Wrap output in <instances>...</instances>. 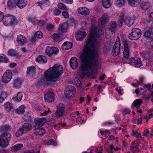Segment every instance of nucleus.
<instances>
[{
  "mask_svg": "<svg viewBox=\"0 0 153 153\" xmlns=\"http://www.w3.org/2000/svg\"><path fill=\"white\" fill-rule=\"evenodd\" d=\"M103 34L102 29L98 27H93L92 29L91 36L80 55L82 65L79 75L82 78L83 77L85 74L92 78L96 76L99 54L94 37H99Z\"/></svg>",
  "mask_w": 153,
  "mask_h": 153,
  "instance_id": "nucleus-1",
  "label": "nucleus"
},
{
  "mask_svg": "<svg viewBox=\"0 0 153 153\" xmlns=\"http://www.w3.org/2000/svg\"><path fill=\"white\" fill-rule=\"evenodd\" d=\"M63 73L61 65L56 64L45 71L44 73L45 80L48 82H55L61 79V75Z\"/></svg>",
  "mask_w": 153,
  "mask_h": 153,
  "instance_id": "nucleus-2",
  "label": "nucleus"
},
{
  "mask_svg": "<svg viewBox=\"0 0 153 153\" xmlns=\"http://www.w3.org/2000/svg\"><path fill=\"white\" fill-rule=\"evenodd\" d=\"M141 30L138 28L132 29L131 32L128 35L129 38L131 40H136L138 39L141 35Z\"/></svg>",
  "mask_w": 153,
  "mask_h": 153,
  "instance_id": "nucleus-3",
  "label": "nucleus"
},
{
  "mask_svg": "<svg viewBox=\"0 0 153 153\" xmlns=\"http://www.w3.org/2000/svg\"><path fill=\"white\" fill-rule=\"evenodd\" d=\"M15 20V17L13 15H8L4 16L3 20V24L6 26L13 25Z\"/></svg>",
  "mask_w": 153,
  "mask_h": 153,
  "instance_id": "nucleus-4",
  "label": "nucleus"
},
{
  "mask_svg": "<svg viewBox=\"0 0 153 153\" xmlns=\"http://www.w3.org/2000/svg\"><path fill=\"white\" fill-rule=\"evenodd\" d=\"M12 73L10 71H6L2 76V82L5 83H8L12 79Z\"/></svg>",
  "mask_w": 153,
  "mask_h": 153,
  "instance_id": "nucleus-5",
  "label": "nucleus"
},
{
  "mask_svg": "<svg viewBox=\"0 0 153 153\" xmlns=\"http://www.w3.org/2000/svg\"><path fill=\"white\" fill-rule=\"evenodd\" d=\"M120 42L119 39L117 40L113 47L112 50V55L114 56H116L118 55L120 53Z\"/></svg>",
  "mask_w": 153,
  "mask_h": 153,
  "instance_id": "nucleus-6",
  "label": "nucleus"
},
{
  "mask_svg": "<svg viewBox=\"0 0 153 153\" xmlns=\"http://www.w3.org/2000/svg\"><path fill=\"white\" fill-rule=\"evenodd\" d=\"M123 44L124 47V56L125 58L128 59L129 57V50L131 47L130 45L125 40L123 41Z\"/></svg>",
  "mask_w": 153,
  "mask_h": 153,
  "instance_id": "nucleus-7",
  "label": "nucleus"
},
{
  "mask_svg": "<svg viewBox=\"0 0 153 153\" xmlns=\"http://www.w3.org/2000/svg\"><path fill=\"white\" fill-rule=\"evenodd\" d=\"M11 136L10 134L9 133H4L0 137V143H9Z\"/></svg>",
  "mask_w": 153,
  "mask_h": 153,
  "instance_id": "nucleus-8",
  "label": "nucleus"
},
{
  "mask_svg": "<svg viewBox=\"0 0 153 153\" xmlns=\"http://www.w3.org/2000/svg\"><path fill=\"white\" fill-rule=\"evenodd\" d=\"M34 121L35 124L33 127L35 129H37L40 128L43 125L46 121V119L44 118L41 119L36 118L34 119Z\"/></svg>",
  "mask_w": 153,
  "mask_h": 153,
  "instance_id": "nucleus-9",
  "label": "nucleus"
},
{
  "mask_svg": "<svg viewBox=\"0 0 153 153\" xmlns=\"http://www.w3.org/2000/svg\"><path fill=\"white\" fill-rule=\"evenodd\" d=\"M59 50L55 47L47 46L46 49L45 53L49 56L52 55H56L58 53Z\"/></svg>",
  "mask_w": 153,
  "mask_h": 153,
  "instance_id": "nucleus-10",
  "label": "nucleus"
},
{
  "mask_svg": "<svg viewBox=\"0 0 153 153\" xmlns=\"http://www.w3.org/2000/svg\"><path fill=\"white\" fill-rule=\"evenodd\" d=\"M27 74L33 78L37 77V75L36 74V68L35 66H32L28 67L27 68Z\"/></svg>",
  "mask_w": 153,
  "mask_h": 153,
  "instance_id": "nucleus-11",
  "label": "nucleus"
},
{
  "mask_svg": "<svg viewBox=\"0 0 153 153\" xmlns=\"http://www.w3.org/2000/svg\"><path fill=\"white\" fill-rule=\"evenodd\" d=\"M75 91V88L74 87L71 85L68 86L65 91V96L68 98L71 97Z\"/></svg>",
  "mask_w": 153,
  "mask_h": 153,
  "instance_id": "nucleus-12",
  "label": "nucleus"
},
{
  "mask_svg": "<svg viewBox=\"0 0 153 153\" xmlns=\"http://www.w3.org/2000/svg\"><path fill=\"white\" fill-rule=\"evenodd\" d=\"M129 62L130 64L136 67H139L141 65V60L137 57L131 58L129 60Z\"/></svg>",
  "mask_w": 153,
  "mask_h": 153,
  "instance_id": "nucleus-13",
  "label": "nucleus"
},
{
  "mask_svg": "<svg viewBox=\"0 0 153 153\" xmlns=\"http://www.w3.org/2000/svg\"><path fill=\"white\" fill-rule=\"evenodd\" d=\"M45 100L46 102H52L54 100V93L53 92H49L45 94Z\"/></svg>",
  "mask_w": 153,
  "mask_h": 153,
  "instance_id": "nucleus-14",
  "label": "nucleus"
},
{
  "mask_svg": "<svg viewBox=\"0 0 153 153\" xmlns=\"http://www.w3.org/2000/svg\"><path fill=\"white\" fill-rule=\"evenodd\" d=\"M86 35L87 33L85 31L79 30L76 33L75 37L77 40L81 41Z\"/></svg>",
  "mask_w": 153,
  "mask_h": 153,
  "instance_id": "nucleus-15",
  "label": "nucleus"
},
{
  "mask_svg": "<svg viewBox=\"0 0 153 153\" xmlns=\"http://www.w3.org/2000/svg\"><path fill=\"white\" fill-rule=\"evenodd\" d=\"M50 3L48 0H44L40 1L36 4L37 6H39L42 9H44L46 7H48L50 5Z\"/></svg>",
  "mask_w": 153,
  "mask_h": 153,
  "instance_id": "nucleus-16",
  "label": "nucleus"
},
{
  "mask_svg": "<svg viewBox=\"0 0 153 153\" xmlns=\"http://www.w3.org/2000/svg\"><path fill=\"white\" fill-rule=\"evenodd\" d=\"M117 22L115 21H111L109 23L108 25V28L109 30H110L112 34L114 33L117 30Z\"/></svg>",
  "mask_w": 153,
  "mask_h": 153,
  "instance_id": "nucleus-17",
  "label": "nucleus"
},
{
  "mask_svg": "<svg viewBox=\"0 0 153 153\" xmlns=\"http://www.w3.org/2000/svg\"><path fill=\"white\" fill-rule=\"evenodd\" d=\"M17 40L18 44L21 45H24L27 43V41L26 37L21 35L18 36Z\"/></svg>",
  "mask_w": 153,
  "mask_h": 153,
  "instance_id": "nucleus-18",
  "label": "nucleus"
},
{
  "mask_svg": "<svg viewBox=\"0 0 153 153\" xmlns=\"http://www.w3.org/2000/svg\"><path fill=\"white\" fill-rule=\"evenodd\" d=\"M68 25L67 23H64L60 25L58 28V32L59 33H65L67 32Z\"/></svg>",
  "mask_w": 153,
  "mask_h": 153,
  "instance_id": "nucleus-19",
  "label": "nucleus"
},
{
  "mask_svg": "<svg viewBox=\"0 0 153 153\" xmlns=\"http://www.w3.org/2000/svg\"><path fill=\"white\" fill-rule=\"evenodd\" d=\"M77 59L75 57H72L70 61V65L71 68L74 69H75L78 67Z\"/></svg>",
  "mask_w": 153,
  "mask_h": 153,
  "instance_id": "nucleus-20",
  "label": "nucleus"
},
{
  "mask_svg": "<svg viewBox=\"0 0 153 153\" xmlns=\"http://www.w3.org/2000/svg\"><path fill=\"white\" fill-rule=\"evenodd\" d=\"M143 103L142 100L140 99L135 100L133 102L132 105L133 108H135L137 109L139 108L141 105Z\"/></svg>",
  "mask_w": 153,
  "mask_h": 153,
  "instance_id": "nucleus-21",
  "label": "nucleus"
},
{
  "mask_svg": "<svg viewBox=\"0 0 153 153\" xmlns=\"http://www.w3.org/2000/svg\"><path fill=\"white\" fill-rule=\"evenodd\" d=\"M77 11L79 13L83 15H87L90 12L89 9L85 7L79 8Z\"/></svg>",
  "mask_w": 153,
  "mask_h": 153,
  "instance_id": "nucleus-22",
  "label": "nucleus"
},
{
  "mask_svg": "<svg viewBox=\"0 0 153 153\" xmlns=\"http://www.w3.org/2000/svg\"><path fill=\"white\" fill-rule=\"evenodd\" d=\"M144 22L146 25L147 29L153 30V20L145 19Z\"/></svg>",
  "mask_w": 153,
  "mask_h": 153,
  "instance_id": "nucleus-23",
  "label": "nucleus"
},
{
  "mask_svg": "<svg viewBox=\"0 0 153 153\" xmlns=\"http://www.w3.org/2000/svg\"><path fill=\"white\" fill-rule=\"evenodd\" d=\"M23 80L21 78H16L14 80L13 85L16 88H19L22 83Z\"/></svg>",
  "mask_w": 153,
  "mask_h": 153,
  "instance_id": "nucleus-24",
  "label": "nucleus"
},
{
  "mask_svg": "<svg viewBox=\"0 0 153 153\" xmlns=\"http://www.w3.org/2000/svg\"><path fill=\"white\" fill-rule=\"evenodd\" d=\"M25 132L30 131L33 128L31 125L28 123H24L22 128Z\"/></svg>",
  "mask_w": 153,
  "mask_h": 153,
  "instance_id": "nucleus-25",
  "label": "nucleus"
},
{
  "mask_svg": "<svg viewBox=\"0 0 153 153\" xmlns=\"http://www.w3.org/2000/svg\"><path fill=\"white\" fill-rule=\"evenodd\" d=\"M27 4L26 0H17L16 4L20 8H23Z\"/></svg>",
  "mask_w": 153,
  "mask_h": 153,
  "instance_id": "nucleus-26",
  "label": "nucleus"
},
{
  "mask_svg": "<svg viewBox=\"0 0 153 153\" xmlns=\"http://www.w3.org/2000/svg\"><path fill=\"white\" fill-rule=\"evenodd\" d=\"M16 0H8L7 2V6L9 8L12 9L16 7Z\"/></svg>",
  "mask_w": 153,
  "mask_h": 153,
  "instance_id": "nucleus-27",
  "label": "nucleus"
},
{
  "mask_svg": "<svg viewBox=\"0 0 153 153\" xmlns=\"http://www.w3.org/2000/svg\"><path fill=\"white\" fill-rule=\"evenodd\" d=\"M4 107L6 110L8 112L11 111L13 108V104L10 102H7L4 103Z\"/></svg>",
  "mask_w": 153,
  "mask_h": 153,
  "instance_id": "nucleus-28",
  "label": "nucleus"
},
{
  "mask_svg": "<svg viewBox=\"0 0 153 153\" xmlns=\"http://www.w3.org/2000/svg\"><path fill=\"white\" fill-rule=\"evenodd\" d=\"M36 61L40 63H45L47 62L46 57L43 56L39 55L36 59Z\"/></svg>",
  "mask_w": 153,
  "mask_h": 153,
  "instance_id": "nucleus-29",
  "label": "nucleus"
},
{
  "mask_svg": "<svg viewBox=\"0 0 153 153\" xmlns=\"http://www.w3.org/2000/svg\"><path fill=\"white\" fill-rule=\"evenodd\" d=\"M108 17V14L107 13H104L100 19L99 21L100 23L102 25H103L106 23Z\"/></svg>",
  "mask_w": 153,
  "mask_h": 153,
  "instance_id": "nucleus-30",
  "label": "nucleus"
},
{
  "mask_svg": "<svg viewBox=\"0 0 153 153\" xmlns=\"http://www.w3.org/2000/svg\"><path fill=\"white\" fill-rule=\"evenodd\" d=\"M72 46V44L71 42H65L62 46V48L63 50H68L71 48Z\"/></svg>",
  "mask_w": 153,
  "mask_h": 153,
  "instance_id": "nucleus-31",
  "label": "nucleus"
},
{
  "mask_svg": "<svg viewBox=\"0 0 153 153\" xmlns=\"http://www.w3.org/2000/svg\"><path fill=\"white\" fill-rule=\"evenodd\" d=\"M25 107L24 105H22L15 110L16 112L18 114H23L25 112Z\"/></svg>",
  "mask_w": 153,
  "mask_h": 153,
  "instance_id": "nucleus-32",
  "label": "nucleus"
},
{
  "mask_svg": "<svg viewBox=\"0 0 153 153\" xmlns=\"http://www.w3.org/2000/svg\"><path fill=\"white\" fill-rule=\"evenodd\" d=\"M134 21L131 19V18L127 17L125 18L124 20V22L125 24L129 26H130L134 23Z\"/></svg>",
  "mask_w": 153,
  "mask_h": 153,
  "instance_id": "nucleus-33",
  "label": "nucleus"
},
{
  "mask_svg": "<svg viewBox=\"0 0 153 153\" xmlns=\"http://www.w3.org/2000/svg\"><path fill=\"white\" fill-rule=\"evenodd\" d=\"M22 97V94L21 92H19L18 93L17 96L15 97H13L12 99L15 102H18L21 101Z\"/></svg>",
  "mask_w": 153,
  "mask_h": 153,
  "instance_id": "nucleus-34",
  "label": "nucleus"
},
{
  "mask_svg": "<svg viewBox=\"0 0 153 153\" xmlns=\"http://www.w3.org/2000/svg\"><path fill=\"white\" fill-rule=\"evenodd\" d=\"M141 0H128V3L131 6H135L138 5Z\"/></svg>",
  "mask_w": 153,
  "mask_h": 153,
  "instance_id": "nucleus-35",
  "label": "nucleus"
},
{
  "mask_svg": "<svg viewBox=\"0 0 153 153\" xmlns=\"http://www.w3.org/2000/svg\"><path fill=\"white\" fill-rule=\"evenodd\" d=\"M36 129L35 133L36 135H42L44 134L45 132V129L43 128H39Z\"/></svg>",
  "mask_w": 153,
  "mask_h": 153,
  "instance_id": "nucleus-36",
  "label": "nucleus"
},
{
  "mask_svg": "<svg viewBox=\"0 0 153 153\" xmlns=\"http://www.w3.org/2000/svg\"><path fill=\"white\" fill-rule=\"evenodd\" d=\"M9 62V59L5 55L3 54H0V63L2 62L8 63Z\"/></svg>",
  "mask_w": 153,
  "mask_h": 153,
  "instance_id": "nucleus-37",
  "label": "nucleus"
},
{
  "mask_svg": "<svg viewBox=\"0 0 153 153\" xmlns=\"http://www.w3.org/2000/svg\"><path fill=\"white\" fill-rule=\"evenodd\" d=\"M102 4L103 7L106 8L110 7L111 6L110 0H102Z\"/></svg>",
  "mask_w": 153,
  "mask_h": 153,
  "instance_id": "nucleus-38",
  "label": "nucleus"
},
{
  "mask_svg": "<svg viewBox=\"0 0 153 153\" xmlns=\"http://www.w3.org/2000/svg\"><path fill=\"white\" fill-rule=\"evenodd\" d=\"M51 37L53 41L55 43L59 42L60 41V35L57 33H54L52 36Z\"/></svg>",
  "mask_w": 153,
  "mask_h": 153,
  "instance_id": "nucleus-39",
  "label": "nucleus"
},
{
  "mask_svg": "<svg viewBox=\"0 0 153 153\" xmlns=\"http://www.w3.org/2000/svg\"><path fill=\"white\" fill-rule=\"evenodd\" d=\"M8 54L9 56H18L19 55L18 53L16 51L12 49H10L8 51Z\"/></svg>",
  "mask_w": 153,
  "mask_h": 153,
  "instance_id": "nucleus-40",
  "label": "nucleus"
},
{
  "mask_svg": "<svg viewBox=\"0 0 153 153\" xmlns=\"http://www.w3.org/2000/svg\"><path fill=\"white\" fill-rule=\"evenodd\" d=\"M144 36L145 37L152 39L153 40V34H152L150 31L147 30L145 32Z\"/></svg>",
  "mask_w": 153,
  "mask_h": 153,
  "instance_id": "nucleus-41",
  "label": "nucleus"
},
{
  "mask_svg": "<svg viewBox=\"0 0 153 153\" xmlns=\"http://www.w3.org/2000/svg\"><path fill=\"white\" fill-rule=\"evenodd\" d=\"M22 147L23 145L22 144H16L12 147L11 150L13 151H16L19 150L21 148H22Z\"/></svg>",
  "mask_w": 153,
  "mask_h": 153,
  "instance_id": "nucleus-42",
  "label": "nucleus"
},
{
  "mask_svg": "<svg viewBox=\"0 0 153 153\" xmlns=\"http://www.w3.org/2000/svg\"><path fill=\"white\" fill-rule=\"evenodd\" d=\"M64 111V109H58L56 112V115L57 117H60L63 114Z\"/></svg>",
  "mask_w": 153,
  "mask_h": 153,
  "instance_id": "nucleus-43",
  "label": "nucleus"
},
{
  "mask_svg": "<svg viewBox=\"0 0 153 153\" xmlns=\"http://www.w3.org/2000/svg\"><path fill=\"white\" fill-rule=\"evenodd\" d=\"M117 4L119 7L123 6L126 2V0H116Z\"/></svg>",
  "mask_w": 153,
  "mask_h": 153,
  "instance_id": "nucleus-44",
  "label": "nucleus"
},
{
  "mask_svg": "<svg viewBox=\"0 0 153 153\" xmlns=\"http://www.w3.org/2000/svg\"><path fill=\"white\" fill-rule=\"evenodd\" d=\"M74 82L75 83L76 85L78 87L80 86L81 84V82L79 77H75L74 79Z\"/></svg>",
  "mask_w": 153,
  "mask_h": 153,
  "instance_id": "nucleus-45",
  "label": "nucleus"
},
{
  "mask_svg": "<svg viewBox=\"0 0 153 153\" xmlns=\"http://www.w3.org/2000/svg\"><path fill=\"white\" fill-rule=\"evenodd\" d=\"M150 6V5L149 3L148 2H143L142 3V6L141 7L142 9L143 10H146L148 9Z\"/></svg>",
  "mask_w": 153,
  "mask_h": 153,
  "instance_id": "nucleus-46",
  "label": "nucleus"
},
{
  "mask_svg": "<svg viewBox=\"0 0 153 153\" xmlns=\"http://www.w3.org/2000/svg\"><path fill=\"white\" fill-rule=\"evenodd\" d=\"M58 7L60 9L66 10H67V7L62 3H59L58 4Z\"/></svg>",
  "mask_w": 153,
  "mask_h": 153,
  "instance_id": "nucleus-47",
  "label": "nucleus"
},
{
  "mask_svg": "<svg viewBox=\"0 0 153 153\" xmlns=\"http://www.w3.org/2000/svg\"><path fill=\"white\" fill-rule=\"evenodd\" d=\"M34 35L37 38H41L43 37V34L40 31H38L34 33Z\"/></svg>",
  "mask_w": 153,
  "mask_h": 153,
  "instance_id": "nucleus-48",
  "label": "nucleus"
},
{
  "mask_svg": "<svg viewBox=\"0 0 153 153\" xmlns=\"http://www.w3.org/2000/svg\"><path fill=\"white\" fill-rule=\"evenodd\" d=\"M24 131L21 128H20L16 132V135L17 137H19L22 135L24 133Z\"/></svg>",
  "mask_w": 153,
  "mask_h": 153,
  "instance_id": "nucleus-49",
  "label": "nucleus"
},
{
  "mask_svg": "<svg viewBox=\"0 0 153 153\" xmlns=\"http://www.w3.org/2000/svg\"><path fill=\"white\" fill-rule=\"evenodd\" d=\"M149 131L147 129H145L143 133V135L146 137L149 138V137L150 134H149Z\"/></svg>",
  "mask_w": 153,
  "mask_h": 153,
  "instance_id": "nucleus-50",
  "label": "nucleus"
},
{
  "mask_svg": "<svg viewBox=\"0 0 153 153\" xmlns=\"http://www.w3.org/2000/svg\"><path fill=\"white\" fill-rule=\"evenodd\" d=\"M46 28L48 30L51 31L53 30L54 26L52 24H48L47 25Z\"/></svg>",
  "mask_w": 153,
  "mask_h": 153,
  "instance_id": "nucleus-51",
  "label": "nucleus"
},
{
  "mask_svg": "<svg viewBox=\"0 0 153 153\" xmlns=\"http://www.w3.org/2000/svg\"><path fill=\"white\" fill-rule=\"evenodd\" d=\"M142 56L144 59H148L150 57L149 53V52L146 51L143 53Z\"/></svg>",
  "mask_w": 153,
  "mask_h": 153,
  "instance_id": "nucleus-52",
  "label": "nucleus"
},
{
  "mask_svg": "<svg viewBox=\"0 0 153 153\" xmlns=\"http://www.w3.org/2000/svg\"><path fill=\"white\" fill-rule=\"evenodd\" d=\"M2 130L4 131H8L10 129V126L9 125H6L2 126Z\"/></svg>",
  "mask_w": 153,
  "mask_h": 153,
  "instance_id": "nucleus-53",
  "label": "nucleus"
},
{
  "mask_svg": "<svg viewBox=\"0 0 153 153\" xmlns=\"http://www.w3.org/2000/svg\"><path fill=\"white\" fill-rule=\"evenodd\" d=\"M123 17L120 16L119 19L118 20V24L120 27L123 24Z\"/></svg>",
  "mask_w": 153,
  "mask_h": 153,
  "instance_id": "nucleus-54",
  "label": "nucleus"
},
{
  "mask_svg": "<svg viewBox=\"0 0 153 153\" xmlns=\"http://www.w3.org/2000/svg\"><path fill=\"white\" fill-rule=\"evenodd\" d=\"M0 96L5 99L8 96L7 93L6 92L2 91L0 94Z\"/></svg>",
  "mask_w": 153,
  "mask_h": 153,
  "instance_id": "nucleus-55",
  "label": "nucleus"
},
{
  "mask_svg": "<svg viewBox=\"0 0 153 153\" xmlns=\"http://www.w3.org/2000/svg\"><path fill=\"white\" fill-rule=\"evenodd\" d=\"M61 12L60 10L57 9L54 10L53 13L56 16H58L61 13Z\"/></svg>",
  "mask_w": 153,
  "mask_h": 153,
  "instance_id": "nucleus-56",
  "label": "nucleus"
},
{
  "mask_svg": "<svg viewBox=\"0 0 153 153\" xmlns=\"http://www.w3.org/2000/svg\"><path fill=\"white\" fill-rule=\"evenodd\" d=\"M28 20L33 24L36 23L37 21L36 19L35 18L33 17H29Z\"/></svg>",
  "mask_w": 153,
  "mask_h": 153,
  "instance_id": "nucleus-57",
  "label": "nucleus"
},
{
  "mask_svg": "<svg viewBox=\"0 0 153 153\" xmlns=\"http://www.w3.org/2000/svg\"><path fill=\"white\" fill-rule=\"evenodd\" d=\"M132 134L133 136L137 137H139L140 135V133L136 131H132Z\"/></svg>",
  "mask_w": 153,
  "mask_h": 153,
  "instance_id": "nucleus-58",
  "label": "nucleus"
},
{
  "mask_svg": "<svg viewBox=\"0 0 153 153\" xmlns=\"http://www.w3.org/2000/svg\"><path fill=\"white\" fill-rule=\"evenodd\" d=\"M37 38L35 37V36L34 35V36H33L31 37L30 39V41L32 44H34Z\"/></svg>",
  "mask_w": 153,
  "mask_h": 153,
  "instance_id": "nucleus-59",
  "label": "nucleus"
},
{
  "mask_svg": "<svg viewBox=\"0 0 153 153\" xmlns=\"http://www.w3.org/2000/svg\"><path fill=\"white\" fill-rule=\"evenodd\" d=\"M65 3L71 4L73 3V0H62Z\"/></svg>",
  "mask_w": 153,
  "mask_h": 153,
  "instance_id": "nucleus-60",
  "label": "nucleus"
},
{
  "mask_svg": "<svg viewBox=\"0 0 153 153\" xmlns=\"http://www.w3.org/2000/svg\"><path fill=\"white\" fill-rule=\"evenodd\" d=\"M62 16L65 18H68L69 17V14L68 12L65 11H63L62 13Z\"/></svg>",
  "mask_w": 153,
  "mask_h": 153,
  "instance_id": "nucleus-61",
  "label": "nucleus"
},
{
  "mask_svg": "<svg viewBox=\"0 0 153 153\" xmlns=\"http://www.w3.org/2000/svg\"><path fill=\"white\" fill-rule=\"evenodd\" d=\"M50 112V111L49 110V109H48V111H44L41 114V116H45L48 113H49Z\"/></svg>",
  "mask_w": 153,
  "mask_h": 153,
  "instance_id": "nucleus-62",
  "label": "nucleus"
},
{
  "mask_svg": "<svg viewBox=\"0 0 153 153\" xmlns=\"http://www.w3.org/2000/svg\"><path fill=\"white\" fill-rule=\"evenodd\" d=\"M130 111L128 109H126L124 110L123 112V114L124 115H125L127 114H128L130 113Z\"/></svg>",
  "mask_w": 153,
  "mask_h": 153,
  "instance_id": "nucleus-63",
  "label": "nucleus"
},
{
  "mask_svg": "<svg viewBox=\"0 0 153 153\" xmlns=\"http://www.w3.org/2000/svg\"><path fill=\"white\" fill-rule=\"evenodd\" d=\"M150 86V84H145L144 85L143 88L146 90H147L149 89Z\"/></svg>",
  "mask_w": 153,
  "mask_h": 153,
  "instance_id": "nucleus-64",
  "label": "nucleus"
}]
</instances>
